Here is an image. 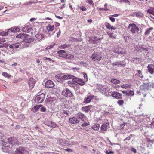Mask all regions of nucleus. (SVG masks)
Here are the masks:
<instances>
[{"instance_id":"nucleus-40","label":"nucleus","mask_w":154,"mask_h":154,"mask_svg":"<svg viewBox=\"0 0 154 154\" xmlns=\"http://www.w3.org/2000/svg\"><path fill=\"white\" fill-rule=\"evenodd\" d=\"M131 85L127 84H124L121 85V87L122 88L126 89L127 88L131 87Z\"/></svg>"},{"instance_id":"nucleus-48","label":"nucleus","mask_w":154,"mask_h":154,"mask_svg":"<svg viewBox=\"0 0 154 154\" xmlns=\"http://www.w3.org/2000/svg\"><path fill=\"white\" fill-rule=\"evenodd\" d=\"M136 15L137 17H142L143 15V14L140 12H136Z\"/></svg>"},{"instance_id":"nucleus-46","label":"nucleus","mask_w":154,"mask_h":154,"mask_svg":"<svg viewBox=\"0 0 154 154\" xmlns=\"http://www.w3.org/2000/svg\"><path fill=\"white\" fill-rule=\"evenodd\" d=\"M5 41V38H0V44H3Z\"/></svg>"},{"instance_id":"nucleus-44","label":"nucleus","mask_w":154,"mask_h":154,"mask_svg":"<svg viewBox=\"0 0 154 154\" xmlns=\"http://www.w3.org/2000/svg\"><path fill=\"white\" fill-rule=\"evenodd\" d=\"M87 2L89 4L92 6H94V4L93 3L92 0H87Z\"/></svg>"},{"instance_id":"nucleus-53","label":"nucleus","mask_w":154,"mask_h":154,"mask_svg":"<svg viewBox=\"0 0 154 154\" xmlns=\"http://www.w3.org/2000/svg\"><path fill=\"white\" fill-rule=\"evenodd\" d=\"M41 109L42 112H45L46 110V108L44 107H42L41 108Z\"/></svg>"},{"instance_id":"nucleus-3","label":"nucleus","mask_w":154,"mask_h":154,"mask_svg":"<svg viewBox=\"0 0 154 154\" xmlns=\"http://www.w3.org/2000/svg\"><path fill=\"white\" fill-rule=\"evenodd\" d=\"M92 60L94 61L100 60L102 58V55L98 52H95L91 55Z\"/></svg>"},{"instance_id":"nucleus-21","label":"nucleus","mask_w":154,"mask_h":154,"mask_svg":"<svg viewBox=\"0 0 154 154\" xmlns=\"http://www.w3.org/2000/svg\"><path fill=\"white\" fill-rule=\"evenodd\" d=\"M109 126V123H104L100 127L101 130L103 131H106L107 129V127Z\"/></svg>"},{"instance_id":"nucleus-4","label":"nucleus","mask_w":154,"mask_h":154,"mask_svg":"<svg viewBox=\"0 0 154 154\" xmlns=\"http://www.w3.org/2000/svg\"><path fill=\"white\" fill-rule=\"evenodd\" d=\"M45 95L43 93H42L39 95L36 96L35 99V101L36 103H41L44 100Z\"/></svg>"},{"instance_id":"nucleus-10","label":"nucleus","mask_w":154,"mask_h":154,"mask_svg":"<svg viewBox=\"0 0 154 154\" xmlns=\"http://www.w3.org/2000/svg\"><path fill=\"white\" fill-rule=\"evenodd\" d=\"M79 122V120L78 118L75 117L69 118V122L71 124H75L78 123Z\"/></svg>"},{"instance_id":"nucleus-35","label":"nucleus","mask_w":154,"mask_h":154,"mask_svg":"<svg viewBox=\"0 0 154 154\" xmlns=\"http://www.w3.org/2000/svg\"><path fill=\"white\" fill-rule=\"evenodd\" d=\"M111 82L114 84H118L120 83V81L117 80L116 79H112L111 80Z\"/></svg>"},{"instance_id":"nucleus-6","label":"nucleus","mask_w":154,"mask_h":154,"mask_svg":"<svg viewBox=\"0 0 154 154\" xmlns=\"http://www.w3.org/2000/svg\"><path fill=\"white\" fill-rule=\"evenodd\" d=\"M36 83V81L33 78H29L28 81V84L30 90H32Z\"/></svg>"},{"instance_id":"nucleus-24","label":"nucleus","mask_w":154,"mask_h":154,"mask_svg":"<svg viewBox=\"0 0 154 154\" xmlns=\"http://www.w3.org/2000/svg\"><path fill=\"white\" fill-rule=\"evenodd\" d=\"M31 29V27L27 25L22 28V30L25 32H29L30 31Z\"/></svg>"},{"instance_id":"nucleus-17","label":"nucleus","mask_w":154,"mask_h":154,"mask_svg":"<svg viewBox=\"0 0 154 154\" xmlns=\"http://www.w3.org/2000/svg\"><path fill=\"white\" fill-rule=\"evenodd\" d=\"M55 77L58 82H62L64 81L63 74H58L56 75Z\"/></svg>"},{"instance_id":"nucleus-25","label":"nucleus","mask_w":154,"mask_h":154,"mask_svg":"<svg viewBox=\"0 0 154 154\" xmlns=\"http://www.w3.org/2000/svg\"><path fill=\"white\" fill-rule=\"evenodd\" d=\"M20 31V29L18 28H11L8 30V32H17Z\"/></svg>"},{"instance_id":"nucleus-5","label":"nucleus","mask_w":154,"mask_h":154,"mask_svg":"<svg viewBox=\"0 0 154 154\" xmlns=\"http://www.w3.org/2000/svg\"><path fill=\"white\" fill-rule=\"evenodd\" d=\"M62 94L63 96L67 97H71L73 95L71 91L67 88H66L62 91Z\"/></svg>"},{"instance_id":"nucleus-22","label":"nucleus","mask_w":154,"mask_h":154,"mask_svg":"<svg viewBox=\"0 0 154 154\" xmlns=\"http://www.w3.org/2000/svg\"><path fill=\"white\" fill-rule=\"evenodd\" d=\"M28 35L26 33H20L16 36V38L18 39H23L28 36Z\"/></svg>"},{"instance_id":"nucleus-18","label":"nucleus","mask_w":154,"mask_h":154,"mask_svg":"<svg viewBox=\"0 0 154 154\" xmlns=\"http://www.w3.org/2000/svg\"><path fill=\"white\" fill-rule=\"evenodd\" d=\"M99 40V39L97 37L94 36L90 38L89 41H90V43L94 44L97 43Z\"/></svg>"},{"instance_id":"nucleus-37","label":"nucleus","mask_w":154,"mask_h":154,"mask_svg":"<svg viewBox=\"0 0 154 154\" xmlns=\"http://www.w3.org/2000/svg\"><path fill=\"white\" fill-rule=\"evenodd\" d=\"M2 75L6 77L11 78V75L9 74L8 73L5 72H3L2 74Z\"/></svg>"},{"instance_id":"nucleus-41","label":"nucleus","mask_w":154,"mask_h":154,"mask_svg":"<svg viewBox=\"0 0 154 154\" xmlns=\"http://www.w3.org/2000/svg\"><path fill=\"white\" fill-rule=\"evenodd\" d=\"M8 34V32L5 31L0 32V36H6Z\"/></svg>"},{"instance_id":"nucleus-64","label":"nucleus","mask_w":154,"mask_h":154,"mask_svg":"<svg viewBox=\"0 0 154 154\" xmlns=\"http://www.w3.org/2000/svg\"><path fill=\"white\" fill-rule=\"evenodd\" d=\"M61 33V31L60 30H59V31L58 32V33H57V37H58L60 35Z\"/></svg>"},{"instance_id":"nucleus-38","label":"nucleus","mask_w":154,"mask_h":154,"mask_svg":"<svg viewBox=\"0 0 154 154\" xmlns=\"http://www.w3.org/2000/svg\"><path fill=\"white\" fill-rule=\"evenodd\" d=\"M78 8L81 10L82 11H86L87 8H86L84 6H78Z\"/></svg>"},{"instance_id":"nucleus-50","label":"nucleus","mask_w":154,"mask_h":154,"mask_svg":"<svg viewBox=\"0 0 154 154\" xmlns=\"http://www.w3.org/2000/svg\"><path fill=\"white\" fill-rule=\"evenodd\" d=\"M107 33L108 34V35L110 38H116V37L112 35L113 34L112 33H109L108 32H107Z\"/></svg>"},{"instance_id":"nucleus-1","label":"nucleus","mask_w":154,"mask_h":154,"mask_svg":"<svg viewBox=\"0 0 154 154\" xmlns=\"http://www.w3.org/2000/svg\"><path fill=\"white\" fill-rule=\"evenodd\" d=\"M128 27L129 30L133 33L137 32L139 30V28L134 23L130 24Z\"/></svg>"},{"instance_id":"nucleus-54","label":"nucleus","mask_w":154,"mask_h":154,"mask_svg":"<svg viewBox=\"0 0 154 154\" xmlns=\"http://www.w3.org/2000/svg\"><path fill=\"white\" fill-rule=\"evenodd\" d=\"M131 136V135L130 136H128V137H127L124 140V141H125L126 140H129L131 138V137L130 136Z\"/></svg>"},{"instance_id":"nucleus-56","label":"nucleus","mask_w":154,"mask_h":154,"mask_svg":"<svg viewBox=\"0 0 154 154\" xmlns=\"http://www.w3.org/2000/svg\"><path fill=\"white\" fill-rule=\"evenodd\" d=\"M125 123H124L123 124H121L120 125V127L121 128V129H123L124 128V127L125 126Z\"/></svg>"},{"instance_id":"nucleus-27","label":"nucleus","mask_w":154,"mask_h":154,"mask_svg":"<svg viewBox=\"0 0 154 154\" xmlns=\"http://www.w3.org/2000/svg\"><path fill=\"white\" fill-rule=\"evenodd\" d=\"M54 29V25H51L50 24H48L46 26V29L48 32H52Z\"/></svg>"},{"instance_id":"nucleus-12","label":"nucleus","mask_w":154,"mask_h":154,"mask_svg":"<svg viewBox=\"0 0 154 154\" xmlns=\"http://www.w3.org/2000/svg\"><path fill=\"white\" fill-rule=\"evenodd\" d=\"M148 71L151 74H152L154 73V65L150 64L148 65L147 66Z\"/></svg>"},{"instance_id":"nucleus-51","label":"nucleus","mask_w":154,"mask_h":154,"mask_svg":"<svg viewBox=\"0 0 154 154\" xmlns=\"http://www.w3.org/2000/svg\"><path fill=\"white\" fill-rule=\"evenodd\" d=\"M89 125V124L87 123V122H85L84 123L82 124L81 125L82 127H85L87 126H88Z\"/></svg>"},{"instance_id":"nucleus-59","label":"nucleus","mask_w":154,"mask_h":154,"mask_svg":"<svg viewBox=\"0 0 154 154\" xmlns=\"http://www.w3.org/2000/svg\"><path fill=\"white\" fill-rule=\"evenodd\" d=\"M69 111L65 110H63V114H66V116H68L69 115Z\"/></svg>"},{"instance_id":"nucleus-29","label":"nucleus","mask_w":154,"mask_h":154,"mask_svg":"<svg viewBox=\"0 0 154 154\" xmlns=\"http://www.w3.org/2000/svg\"><path fill=\"white\" fill-rule=\"evenodd\" d=\"M78 117L80 119H81L82 120L84 121L86 118L85 115L83 113L81 112H79L77 115Z\"/></svg>"},{"instance_id":"nucleus-60","label":"nucleus","mask_w":154,"mask_h":154,"mask_svg":"<svg viewBox=\"0 0 154 154\" xmlns=\"http://www.w3.org/2000/svg\"><path fill=\"white\" fill-rule=\"evenodd\" d=\"M109 19L112 22H114L115 21V18L112 17H110Z\"/></svg>"},{"instance_id":"nucleus-49","label":"nucleus","mask_w":154,"mask_h":154,"mask_svg":"<svg viewBox=\"0 0 154 154\" xmlns=\"http://www.w3.org/2000/svg\"><path fill=\"white\" fill-rule=\"evenodd\" d=\"M43 60H49L51 61H52V62H54V61L53 60H52L50 58H48L46 57H44L43 58Z\"/></svg>"},{"instance_id":"nucleus-34","label":"nucleus","mask_w":154,"mask_h":154,"mask_svg":"<svg viewBox=\"0 0 154 154\" xmlns=\"http://www.w3.org/2000/svg\"><path fill=\"white\" fill-rule=\"evenodd\" d=\"M146 12L149 14L154 16V8H151L149 9L146 10Z\"/></svg>"},{"instance_id":"nucleus-11","label":"nucleus","mask_w":154,"mask_h":154,"mask_svg":"<svg viewBox=\"0 0 154 154\" xmlns=\"http://www.w3.org/2000/svg\"><path fill=\"white\" fill-rule=\"evenodd\" d=\"M94 97V96L92 94L87 95V97L84 98L85 101L84 103L86 104L90 103L93 99Z\"/></svg>"},{"instance_id":"nucleus-9","label":"nucleus","mask_w":154,"mask_h":154,"mask_svg":"<svg viewBox=\"0 0 154 154\" xmlns=\"http://www.w3.org/2000/svg\"><path fill=\"white\" fill-rule=\"evenodd\" d=\"M111 96L116 99H120L122 98V95L118 92L114 91L111 94Z\"/></svg>"},{"instance_id":"nucleus-57","label":"nucleus","mask_w":154,"mask_h":154,"mask_svg":"<svg viewBox=\"0 0 154 154\" xmlns=\"http://www.w3.org/2000/svg\"><path fill=\"white\" fill-rule=\"evenodd\" d=\"M108 10V9L106 8H100L99 9V10L100 11H107Z\"/></svg>"},{"instance_id":"nucleus-13","label":"nucleus","mask_w":154,"mask_h":154,"mask_svg":"<svg viewBox=\"0 0 154 154\" xmlns=\"http://www.w3.org/2000/svg\"><path fill=\"white\" fill-rule=\"evenodd\" d=\"M54 84L53 82L51 80H49L47 81L45 85V86L47 88H52L54 87Z\"/></svg>"},{"instance_id":"nucleus-7","label":"nucleus","mask_w":154,"mask_h":154,"mask_svg":"<svg viewBox=\"0 0 154 154\" xmlns=\"http://www.w3.org/2000/svg\"><path fill=\"white\" fill-rule=\"evenodd\" d=\"M9 143L13 145L17 144L18 143L17 139L14 137H11L8 138Z\"/></svg>"},{"instance_id":"nucleus-31","label":"nucleus","mask_w":154,"mask_h":154,"mask_svg":"<svg viewBox=\"0 0 154 154\" xmlns=\"http://www.w3.org/2000/svg\"><path fill=\"white\" fill-rule=\"evenodd\" d=\"M35 36L38 41H40L44 38V35L42 34H37Z\"/></svg>"},{"instance_id":"nucleus-26","label":"nucleus","mask_w":154,"mask_h":154,"mask_svg":"<svg viewBox=\"0 0 154 154\" xmlns=\"http://www.w3.org/2000/svg\"><path fill=\"white\" fill-rule=\"evenodd\" d=\"M105 25L106 26V28L112 30H114L116 29V28L114 27L113 26H112L109 23L106 22L105 23Z\"/></svg>"},{"instance_id":"nucleus-39","label":"nucleus","mask_w":154,"mask_h":154,"mask_svg":"<svg viewBox=\"0 0 154 154\" xmlns=\"http://www.w3.org/2000/svg\"><path fill=\"white\" fill-rule=\"evenodd\" d=\"M74 142L72 141L69 140H68V146H72L74 144Z\"/></svg>"},{"instance_id":"nucleus-36","label":"nucleus","mask_w":154,"mask_h":154,"mask_svg":"<svg viewBox=\"0 0 154 154\" xmlns=\"http://www.w3.org/2000/svg\"><path fill=\"white\" fill-rule=\"evenodd\" d=\"M73 76L71 75H64L63 74V79L64 81L65 80L70 79L72 78Z\"/></svg>"},{"instance_id":"nucleus-28","label":"nucleus","mask_w":154,"mask_h":154,"mask_svg":"<svg viewBox=\"0 0 154 154\" xmlns=\"http://www.w3.org/2000/svg\"><path fill=\"white\" fill-rule=\"evenodd\" d=\"M41 106L42 105H41L35 106L32 108L31 111L34 113H35L38 110Z\"/></svg>"},{"instance_id":"nucleus-52","label":"nucleus","mask_w":154,"mask_h":154,"mask_svg":"<svg viewBox=\"0 0 154 154\" xmlns=\"http://www.w3.org/2000/svg\"><path fill=\"white\" fill-rule=\"evenodd\" d=\"M69 8H70V9H71V10L73 12H74V10H75V8H73L72 6L70 4L69 5Z\"/></svg>"},{"instance_id":"nucleus-62","label":"nucleus","mask_w":154,"mask_h":154,"mask_svg":"<svg viewBox=\"0 0 154 154\" xmlns=\"http://www.w3.org/2000/svg\"><path fill=\"white\" fill-rule=\"evenodd\" d=\"M64 150L66 151H68V152H72V150L70 148H68L66 149H65Z\"/></svg>"},{"instance_id":"nucleus-45","label":"nucleus","mask_w":154,"mask_h":154,"mask_svg":"<svg viewBox=\"0 0 154 154\" xmlns=\"http://www.w3.org/2000/svg\"><path fill=\"white\" fill-rule=\"evenodd\" d=\"M124 103V101L122 100H119L117 101V103L120 106L122 105Z\"/></svg>"},{"instance_id":"nucleus-55","label":"nucleus","mask_w":154,"mask_h":154,"mask_svg":"<svg viewBox=\"0 0 154 154\" xmlns=\"http://www.w3.org/2000/svg\"><path fill=\"white\" fill-rule=\"evenodd\" d=\"M65 54L63 53L61 54H58V56L64 58V56H65Z\"/></svg>"},{"instance_id":"nucleus-63","label":"nucleus","mask_w":154,"mask_h":154,"mask_svg":"<svg viewBox=\"0 0 154 154\" xmlns=\"http://www.w3.org/2000/svg\"><path fill=\"white\" fill-rule=\"evenodd\" d=\"M55 16L57 18H58L60 19H62L63 18V17H61L60 16H57L56 15H55Z\"/></svg>"},{"instance_id":"nucleus-33","label":"nucleus","mask_w":154,"mask_h":154,"mask_svg":"<svg viewBox=\"0 0 154 154\" xmlns=\"http://www.w3.org/2000/svg\"><path fill=\"white\" fill-rule=\"evenodd\" d=\"M70 47V45L69 44H62L59 46V48L60 49H65L66 48H69Z\"/></svg>"},{"instance_id":"nucleus-19","label":"nucleus","mask_w":154,"mask_h":154,"mask_svg":"<svg viewBox=\"0 0 154 154\" xmlns=\"http://www.w3.org/2000/svg\"><path fill=\"white\" fill-rule=\"evenodd\" d=\"M20 44L19 43H16L12 45L8 44L10 48L15 49L17 48H19Z\"/></svg>"},{"instance_id":"nucleus-42","label":"nucleus","mask_w":154,"mask_h":154,"mask_svg":"<svg viewBox=\"0 0 154 154\" xmlns=\"http://www.w3.org/2000/svg\"><path fill=\"white\" fill-rule=\"evenodd\" d=\"M134 94V91H128L127 95L128 96H133Z\"/></svg>"},{"instance_id":"nucleus-16","label":"nucleus","mask_w":154,"mask_h":154,"mask_svg":"<svg viewBox=\"0 0 154 154\" xmlns=\"http://www.w3.org/2000/svg\"><path fill=\"white\" fill-rule=\"evenodd\" d=\"M93 106L91 105H88L85 106H83L82 108V110L86 113H88L90 109Z\"/></svg>"},{"instance_id":"nucleus-8","label":"nucleus","mask_w":154,"mask_h":154,"mask_svg":"<svg viewBox=\"0 0 154 154\" xmlns=\"http://www.w3.org/2000/svg\"><path fill=\"white\" fill-rule=\"evenodd\" d=\"M150 85L149 82H147L141 85L140 86V89L142 90H146L149 89V87Z\"/></svg>"},{"instance_id":"nucleus-61","label":"nucleus","mask_w":154,"mask_h":154,"mask_svg":"<svg viewBox=\"0 0 154 154\" xmlns=\"http://www.w3.org/2000/svg\"><path fill=\"white\" fill-rule=\"evenodd\" d=\"M112 65L114 66L115 65H116V66H118L119 65H120V63H119V62H116V63H112Z\"/></svg>"},{"instance_id":"nucleus-30","label":"nucleus","mask_w":154,"mask_h":154,"mask_svg":"<svg viewBox=\"0 0 154 154\" xmlns=\"http://www.w3.org/2000/svg\"><path fill=\"white\" fill-rule=\"evenodd\" d=\"M100 125L99 124H95L91 128L95 131H97L100 128Z\"/></svg>"},{"instance_id":"nucleus-14","label":"nucleus","mask_w":154,"mask_h":154,"mask_svg":"<svg viewBox=\"0 0 154 154\" xmlns=\"http://www.w3.org/2000/svg\"><path fill=\"white\" fill-rule=\"evenodd\" d=\"M73 80L74 82H75L76 83L82 86L84 85L85 84V82L84 81L80 79L77 78H74L73 79Z\"/></svg>"},{"instance_id":"nucleus-23","label":"nucleus","mask_w":154,"mask_h":154,"mask_svg":"<svg viewBox=\"0 0 154 154\" xmlns=\"http://www.w3.org/2000/svg\"><path fill=\"white\" fill-rule=\"evenodd\" d=\"M59 143L61 145L68 146V140L61 139L60 140Z\"/></svg>"},{"instance_id":"nucleus-15","label":"nucleus","mask_w":154,"mask_h":154,"mask_svg":"<svg viewBox=\"0 0 154 154\" xmlns=\"http://www.w3.org/2000/svg\"><path fill=\"white\" fill-rule=\"evenodd\" d=\"M45 124L48 127L54 128L56 127L57 125L56 123L49 121H46Z\"/></svg>"},{"instance_id":"nucleus-58","label":"nucleus","mask_w":154,"mask_h":154,"mask_svg":"<svg viewBox=\"0 0 154 154\" xmlns=\"http://www.w3.org/2000/svg\"><path fill=\"white\" fill-rule=\"evenodd\" d=\"M150 125L152 128H154V121L152 122Z\"/></svg>"},{"instance_id":"nucleus-20","label":"nucleus","mask_w":154,"mask_h":154,"mask_svg":"<svg viewBox=\"0 0 154 154\" xmlns=\"http://www.w3.org/2000/svg\"><path fill=\"white\" fill-rule=\"evenodd\" d=\"M74 57L73 55L67 53L65 54L64 58L66 59L71 60L73 59Z\"/></svg>"},{"instance_id":"nucleus-32","label":"nucleus","mask_w":154,"mask_h":154,"mask_svg":"<svg viewBox=\"0 0 154 154\" xmlns=\"http://www.w3.org/2000/svg\"><path fill=\"white\" fill-rule=\"evenodd\" d=\"M153 29L154 28L152 27L148 28L145 31V32L144 33L145 35H148L150 34L151 31L153 30Z\"/></svg>"},{"instance_id":"nucleus-43","label":"nucleus","mask_w":154,"mask_h":154,"mask_svg":"<svg viewBox=\"0 0 154 154\" xmlns=\"http://www.w3.org/2000/svg\"><path fill=\"white\" fill-rule=\"evenodd\" d=\"M137 71L138 72V76L139 77L141 78H143V76L142 74V71L140 70H138Z\"/></svg>"},{"instance_id":"nucleus-47","label":"nucleus","mask_w":154,"mask_h":154,"mask_svg":"<svg viewBox=\"0 0 154 154\" xmlns=\"http://www.w3.org/2000/svg\"><path fill=\"white\" fill-rule=\"evenodd\" d=\"M66 52V51L64 50H60L57 51V53L58 54H61L63 53H64Z\"/></svg>"},{"instance_id":"nucleus-2","label":"nucleus","mask_w":154,"mask_h":154,"mask_svg":"<svg viewBox=\"0 0 154 154\" xmlns=\"http://www.w3.org/2000/svg\"><path fill=\"white\" fill-rule=\"evenodd\" d=\"M28 152L23 147L20 146L16 148L15 151V154H28Z\"/></svg>"}]
</instances>
